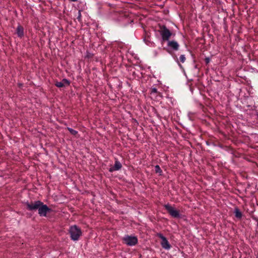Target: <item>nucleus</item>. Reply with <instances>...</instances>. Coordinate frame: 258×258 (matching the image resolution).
Segmentation results:
<instances>
[{
	"mask_svg": "<svg viewBox=\"0 0 258 258\" xmlns=\"http://www.w3.org/2000/svg\"><path fill=\"white\" fill-rule=\"evenodd\" d=\"M69 233L71 235V239L74 241L78 240L82 235L81 230L76 225H73L70 227Z\"/></svg>",
	"mask_w": 258,
	"mask_h": 258,
	"instance_id": "1",
	"label": "nucleus"
},
{
	"mask_svg": "<svg viewBox=\"0 0 258 258\" xmlns=\"http://www.w3.org/2000/svg\"><path fill=\"white\" fill-rule=\"evenodd\" d=\"M163 41H167L172 35L171 31L164 25L160 27L159 31Z\"/></svg>",
	"mask_w": 258,
	"mask_h": 258,
	"instance_id": "2",
	"label": "nucleus"
},
{
	"mask_svg": "<svg viewBox=\"0 0 258 258\" xmlns=\"http://www.w3.org/2000/svg\"><path fill=\"white\" fill-rule=\"evenodd\" d=\"M124 243L128 246H134L138 243V238L136 236L128 235H125L122 238Z\"/></svg>",
	"mask_w": 258,
	"mask_h": 258,
	"instance_id": "3",
	"label": "nucleus"
},
{
	"mask_svg": "<svg viewBox=\"0 0 258 258\" xmlns=\"http://www.w3.org/2000/svg\"><path fill=\"white\" fill-rule=\"evenodd\" d=\"M165 209L167 211L168 213L173 218H179L180 213L179 211L174 207L171 206L170 204H167L164 206Z\"/></svg>",
	"mask_w": 258,
	"mask_h": 258,
	"instance_id": "4",
	"label": "nucleus"
},
{
	"mask_svg": "<svg viewBox=\"0 0 258 258\" xmlns=\"http://www.w3.org/2000/svg\"><path fill=\"white\" fill-rule=\"evenodd\" d=\"M42 202L40 201H36L31 202L30 203L27 202L26 203L27 208L29 211H36L38 210L39 206H41Z\"/></svg>",
	"mask_w": 258,
	"mask_h": 258,
	"instance_id": "5",
	"label": "nucleus"
},
{
	"mask_svg": "<svg viewBox=\"0 0 258 258\" xmlns=\"http://www.w3.org/2000/svg\"><path fill=\"white\" fill-rule=\"evenodd\" d=\"M156 235L162 240L161 242L162 247L165 249H169L171 247V245L166 238L160 233H157Z\"/></svg>",
	"mask_w": 258,
	"mask_h": 258,
	"instance_id": "6",
	"label": "nucleus"
},
{
	"mask_svg": "<svg viewBox=\"0 0 258 258\" xmlns=\"http://www.w3.org/2000/svg\"><path fill=\"white\" fill-rule=\"evenodd\" d=\"M38 214L40 216L45 217L47 213L51 211V209L48 208L46 205H44L42 202L38 209Z\"/></svg>",
	"mask_w": 258,
	"mask_h": 258,
	"instance_id": "7",
	"label": "nucleus"
},
{
	"mask_svg": "<svg viewBox=\"0 0 258 258\" xmlns=\"http://www.w3.org/2000/svg\"><path fill=\"white\" fill-rule=\"evenodd\" d=\"M167 49L168 52H170L169 49H171L174 51H177L179 49V45L178 43L174 40H168L167 41Z\"/></svg>",
	"mask_w": 258,
	"mask_h": 258,
	"instance_id": "8",
	"label": "nucleus"
},
{
	"mask_svg": "<svg viewBox=\"0 0 258 258\" xmlns=\"http://www.w3.org/2000/svg\"><path fill=\"white\" fill-rule=\"evenodd\" d=\"M70 82L67 79H63L61 82H56L55 85L58 88H62L65 86H69Z\"/></svg>",
	"mask_w": 258,
	"mask_h": 258,
	"instance_id": "9",
	"label": "nucleus"
},
{
	"mask_svg": "<svg viewBox=\"0 0 258 258\" xmlns=\"http://www.w3.org/2000/svg\"><path fill=\"white\" fill-rule=\"evenodd\" d=\"M151 95L152 98L155 99H158V98H161V94L157 91L156 88H152L151 89Z\"/></svg>",
	"mask_w": 258,
	"mask_h": 258,
	"instance_id": "10",
	"label": "nucleus"
},
{
	"mask_svg": "<svg viewBox=\"0 0 258 258\" xmlns=\"http://www.w3.org/2000/svg\"><path fill=\"white\" fill-rule=\"evenodd\" d=\"M121 167V164L118 161L116 160L114 166L109 169V171L112 172L113 171L118 170L120 169Z\"/></svg>",
	"mask_w": 258,
	"mask_h": 258,
	"instance_id": "11",
	"label": "nucleus"
},
{
	"mask_svg": "<svg viewBox=\"0 0 258 258\" xmlns=\"http://www.w3.org/2000/svg\"><path fill=\"white\" fill-rule=\"evenodd\" d=\"M17 34L18 37H22L24 35V29L22 26L19 25L17 28Z\"/></svg>",
	"mask_w": 258,
	"mask_h": 258,
	"instance_id": "12",
	"label": "nucleus"
},
{
	"mask_svg": "<svg viewBox=\"0 0 258 258\" xmlns=\"http://www.w3.org/2000/svg\"><path fill=\"white\" fill-rule=\"evenodd\" d=\"M234 213L236 218L240 219L242 217V213L238 208L235 209Z\"/></svg>",
	"mask_w": 258,
	"mask_h": 258,
	"instance_id": "13",
	"label": "nucleus"
},
{
	"mask_svg": "<svg viewBox=\"0 0 258 258\" xmlns=\"http://www.w3.org/2000/svg\"><path fill=\"white\" fill-rule=\"evenodd\" d=\"M67 130L70 132V133L73 135H76L78 134V132L76 130H74L70 127H67Z\"/></svg>",
	"mask_w": 258,
	"mask_h": 258,
	"instance_id": "14",
	"label": "nucleus"
},
{
	"mask_svg": "<svg viewBox=\"0 0 258 258\" xmlns=\"http://www.w3.org/2000/svg\"><path fill=\"white\" fill-rule=\"evenodd\" d=\"M155 170L156 173H159L160 174L162 172L161 169L160 168V166L158 165L155 166Z\"/></svg>",
	"mask_w": 258,
	"mask_h": 258,
	"instance_id": "15",
	"label": "nucleus"
},
{
	"mask_svg": "<svg viewBox=\"0 0 258 258\" xmlns=\"http://www.w3.org/2000/svg\"><path fill=\"white\" fill-rule=\"evenodd\" d=\"M179 60H180V62H181L182 63H184L186 60L185 55H184V54L181 55L179 57Z\"/></svg>",
	"mask_w": 258,
	"mask_h": 258,
	"instance_id": "16",
	"label": "nucleus"
},
{
	"mask_svg": "<svg viewBox=\"0 0 258 258\" xmlns=\"http://www.w3.org/2000/svg\"><path fill=\"white\" fill-rule=\"evenodd\" d=\"M78 14H79V15H78L77 19L79 20H81V11H79Z\"/></svg>",
	"mask_w": 258,
	"mask_h": 258,
	"instance_id": "17",
	"label": "nucleus"
},
{
	"mask_svg": "<svg viewBox=\"0 0 258 258\" xmlns=\"http://www.w3.org/2000/svg\"><path fill=\"white\" fill-rule=\"evenodd\" d=\"M176 62H177V63L178 64V65H179V66L180 67H182V66H181V64L179 63V60H178V59H177V58L176 59Z\"/></svg>",
	"mask_w": 258,
	"mask_h": 258,
	"instance_id": "18",
	"label": "nucleus"
},
{
	"mask_svg": "<svg viewBox=\"0 0 258 258\" xmlns=\"http://www.w3.org/2000/svg\"><path fill=\"white\" fill-rule=\"evenodd\" d=\"M69 1L71 2H76L78 1V0H69Z\"/></svg>",
	"mask_w": 258,
	"mask_h": 258,
	"instance_id": "19",
	"label": "nucleus"
},
{
	"mask_svg": "<svg viewBox=\"0 0 258 258\" xmlns=\"http://www.w3.org/2000/svg\"><path fill=\"white\" fill-rule=\"evenodd\" d=\"M209 62V59H208V58H207V59H206V62H207V63H208Z\"/></svg>",
	"mask_w": 258,
	"mask_h": 258,
	"instance_id": "20",
	"label": "nucleus"
},
{
	"mask_svg": "<svg viewBox=\"0 0 258 258\" xmlns=\"http://www.w3.org/2000/svg\"><path fill=\"white\" fill-rule=\"evenodd\" d=\"M256 116L258 117V112L256 113Z\"/></svg>",
	"mask_w": 258,
	"mask_h": 258,
	"instance_id": "21",
	"label": "nucleus"
}]
</instances>
